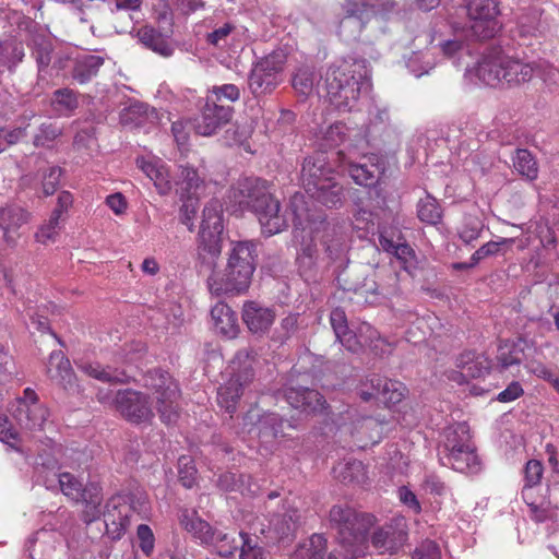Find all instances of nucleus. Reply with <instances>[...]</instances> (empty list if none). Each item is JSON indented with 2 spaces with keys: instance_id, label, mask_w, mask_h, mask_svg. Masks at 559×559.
I'll return each instance as SVG.
<instances>
[{
  "instance_id": "33",
  "label": "nucleus",
  "mask_w": 559,
  "mask_h": 559,
  "mask_svg": "<svg viewBox=\"0 0 559 559\" xmlns=\"http://www.w3.org/2000/svg\"><path fill=\"white\" fill-rule=\"evenodd\" d=\"M78 368L86 376L108 383H127L129 376L122 369L111 366L103 367L98 362H76Z\"/></svg>"
},
{
  "instance_id": "49",
  "label": "nucleus",
  "mask_w": 559,
  "mask_h": 559,
  "mask_svg": "<svg viewBox=\"0 0 559 559\" xmlns=\"http://www.w3.org/2000/svg\"><path fill=\"white\" fill-rule=\"evenodd\" d=\"M210 546L214 547L216 552L222 557L233 556L239 547L234 536L223 532L216 533L214 544Z\"/></svg>"
},
{
  "instance_id": "7",
  "label": "nucleus",
  "mask_w": 559,
  "mask_h": 559,
  "mask_svg": "<svg viewBox=\"0 0 559 559\" xmlns=\"http://www.w3.org/2000/svg\"><path fill=\"white\" fill-rule=\"evenodd\" d=\"M329 522L337 534L338 543L345 550L344 559L361 557L367 549V534L376 518L358 513L348 506H334L329 512Z\"/></svg>"
},
{
  "instance_id": "30",
  "label": "nucleus",
  "mask_w": 559,
  "mask_h": 559,
  "mask_svg": "<svg viewBox=\"0 0 559 559\" xmlns=\"http://www.w3.org/2000/svg\"><path fill=\"white\" fill-rule=\"evenodd\" d=\"M140 43L162 57H170L174 53V45L169 34H163L153 26L145 25L138 31Z\"/></svg>"
},
{
  "instance_id": "18",
  "label": "nucleus",
  "mask_w": 559,
  "mask_h": 559,
  "mask_svg": "<svg viewBox=\"0 0 559 559\" xmlns=\"http://www.w3.org/2000/svg\"><path fill=\"white\" fill-rule=\"evenodd\" d=\"M337 160L338 166L343 170H347L350 178L359 186H374L383 173L376 155L362 156L360 162H356L352 156V151H348V153L340 151L337 152Z\"/></svg>"
},
{
  "instance_id": "38",
  "label": "nucleus",
  "mask_w": 559,
  "mask_h": 559,
  "mask_svg": "<svg viewBox=\"0 0 559 559\" xmlns=\"http://www.w3.org/2000/svg\"><path fill=\"white\" fill-rule=\"evenodd\" d=\"M519 33L523 37H532L542 34L545 29L542 13L537 9H531L518 19Z\"/></svg>"
},
{
  "instance_id": "51",
  "label": "nucleus",
  "mask_w": 559,
  "mask_h": 559,
  "mask_svg": "<svg viewBox=\"0 0 559 559\" xmlns=\"http://www.w3.org/2000/svg\"><path fill=\"white\" fill-rule=\"evenodd\" d=\"M179 480L186 488H191L197 480V468L190 456L182 455L178 460Z\"/></svg>"
},
{
  "instance_id": "37",
  "label": "nucleus",
  "mask_w": 559,
  "mask_h": 559,
  "mask_svg": "<svg viewBox=\"0 0 559 559\" xmlns=\"http://www.w3.org/2000/svg\"><path fill=\"white\" fill-rule=\"evenodd\" d=\"M514 170L525 180L533 182L538 178L539 166L536 157L526 148H516L512 156Z\"/></svg>"
},
{
  "instance_id": "14",
  "label": "nucleus",
  "mask_w": 559,
  "mask_h": 559,
  "mask_svg": "<svg viewBox=\"0 0 559 559\" xmlns=\"http://www.w3.org/2000/svg\"><path fill=\"white\" fill-rule=\"evenodd\" d=\"M285 421L277 414L264 413L257 405L250 407L242 417L241 433L258 438L264 444H272L283 437Z\"/></svg>"
},
{
  "instance_id": "19",
  "label": "nucleus",
  "mask_w": 559,
  "mask_h": 559,
  "mask_svg": "<svg viewBox=\"0 0 559 559\" xmlns=\"http://www.w3.org/2000/svg\"><path fill=\"white\" fill-rule=\"evenodd\" d=\"M234 114L229 105L214 103L205 96L200 115L193 119L192 128L202 136H211L226 126Z\"/></svg>"
},
{
  "instance_id": "34",
  "label": "nucleus",
  "mask_w": 559,
  "mask_h": 559,
  "mask_svg": "<svg viewBox=\"0 0 559 559\" xmlns=\"http://www.w3.org/2000/svg\"><path fill=\"white\" fill-rule=\"evenodd\" d=\"M180 524L202 544H214L217 532L213 531L211 525L202 520L195 511L186 510L180 516Z\"/></svg>"
},
{
  "instance_id": "23",
  "label": "nucleus",
  "mask_w": 559,
  "mask_h": 559,
  "mask_svg": "<svg viewBox=\"0 0 559 559\" xmlns=\"http://www.w3.org/2000/svg\"><path fill=\"white\" fill-rule=\"evenodd\" d=\"M242 321L248 330L258 335L265 334L273 325L276 312L258 301L248 300L242 306Z\"/></svg>"
},
{
  "instance_id": "36",
  "label": "nucleus",
  "mask_w": 559,
  "mask_h": 559,
  "mask_svg": "<svg viewBox=\"0 0 559 559\" xmlns=\"http://www.w3.org/2000/svg\"><path fill=\"white\" fill-rule=\"evenodd\" d=\"M105 59L97 55H84L75 59L72 78L80 84H84L96 76Z\"/></svg>"
},
{
  "instance_id": "56",
  "label": "nucleus",
  "mask_w": 559,
  "mask_h": 559,
  "mask_svg": "<svg viewBox=\"0 0 559 559\" xmlns=\"http://www.w3.org/2000/svg\"><path fill=\"white\" fill-rule=\"evenodd\" d=\"M60 230V225L51 219L45 222L35 234V238L38 242L47 245L55 242Z\"/></svg>"
},
{
  "instance_id": "24",
  "label": "nucleus",
  "mask_w": 559,
  "mask_h": 559,
  "mask_svg": "<svg viewBox=\"0 0 559 559\" xmlns=\"http://www.w3.org/2000/svg\"><path fill=\"white\" fill-rule=\"evenodd\" d=\"M372 392H360V396L365 401L372 397L380 399L388 406H393L402 402L407 392L404 383L397 380H391L381 377H374L370 380Z\"/></svg>"
},
{
  "instance_id": "29",
  "label": "nucleus",
  "mask_w": 559,
  "mask_h": 559,
  "mask_svg": "<svg viewBox=\"0 0 559 559\" xmlns=\"http://www.w3.org/2000/svg\"><path fill=\"white\" fill-rule=\"evenodd\" d=\"M211 319L214 330L226 338H234L239 332L236 313L225 302H217L212 307Z\"/></svg>"
},
{
  "instance_id": "46",
  "label": "nucleus",
  "mask_w": 559,
  "mask_h": 559,
  "mask_svg": "<svg viewBox=\"0 0 559 559\" xmlns=\"http://www.w3.org/2000/svg\"><path fill=\"white\" fill-rule=\"evenodd\" d=\"M52 104L59 112L67 115L78 107L79 102L74 91L60 88L53 92Z\"/></svg>"
},
{
  "instance_id": "41",
  "label": "nucleus",
  "mask_w": 559,
  "mask_h": 559,
  "mask_svg": "<svg viewBox=\"0 0 559 559\" xmlns=\"http://www.w3.org/2000/svg\"><path fill=\"white\" fill-rule=\"evenodd\" d=\"M436 64L437 61L432 53L429 51L413 52L407 60V68L416 78L428 74L436 67Z\"/></svg>"
},
{
  "instance_id": "50",
  "label": "nucleus",
  "mask_w": 559,
  "mask_h": 559,
  "mask_svg": "<svg viewBox=\"0 0 559 559\" xmlns=\"http://www.w3.org/2000/svg\"><path fill=\"white\" fill-rule=\"evenodd\" d=\"M32 53L37 61L39 70L47 68L51 62V43L44 38L34 39V47Z\"/></svg>"
},
{
  "instance_id": "21",
  "label": "nucleus",
  "mask_w": 559,
  "mask_h": 559,
  "mask_svg": "<svg viewBox=\"0 0 559 559\" xmlns=\"http://www.w3.org/2000/svg\"><path fill=\"white\" fill-rule=\"evenodd\" d=\"M406 537V521L397 516L372 534L371 544L380 554H393L404 545Z\"/></svg>"
},
{
  "instance_id": "47",
  "label": "nucleus",
  "mask_w": 559,
  "mask_h": 559,
  "mask_svg": "<svg viewBox=\"0 0 559 559\" xmlns=\"http://www.w3.org/2000/svg\"><path fill=\"white\" fill-rule=\"evenodd\" d=\"M314 72L311 67L304 66L293 78V87L301 95H309L313 90Z\"/></svg>"
},
{
  "instance_id": "58",
  "label": "nucleus",
  "mask_w": 559,
  "mask_h": 559,
  "mask_svg": "<svg viewBox=\"0 0 559 559\" xmlns=\"http://www.w3.org/2000/svg\"><path fill=\"white\" fill-rule=\"evenodd\" d=\"M62 169L58 166H52L44 175L43 191L45 195H51L56 192L59 185Z\"/></svg>"
},
{
  "instance_id": "20",
  "label": "nucleus",
  "mask_w": 559,
  "mask_h": 559,
  "mask_svg": "<svg viewBox=\"0 0 559 559\" xmlns=\"http://www.w3.org/2000/svg\"><path fill=\"white\" fill-rule=\"evenodd\" d=\"M490 367V360L486 356L466 350L456 357L455 369L448 372V379L462 385L467 383L469 379L485 377Z\"/></svg>"
},
{
  "instance_id": "28",
  "label": "nucleus",
  "mask_w": 559,
  "mask_h": 559,
  "mask_svg": "<svg viewBox=\"0 0 559 559\" xmlns=\"http://www.w3.org/2000/svg\"><path fill=\"white\" fill-rule=\"evenodd\" d=\"M204 175L190 165H180L177 179L175 181L176 192L181 200L198 199L199 192L203 189Z\"/></svg>"
},
{
  "instance_id": "8",
  "label": "nucleus",
  "mask_w": 559,
  "mask_h": 559,
  "mask_svg": "<svg viewBox=\"0 0 559 559\" xmlns=\"http://www.w3.org/2000/svg\"><path fill=\"white\" fill-rule=\"evenodd\" d=\"M301 183L306 192L328 207H338L344 201V188L334 177L324 154L305 158Z\"/></svg>"
},
{
  "instance_id": "40",
  "label": "nucleus",
  "mask_w": 559,
  "mask_h": 559,
  "mask_svg": "<svg viewBox=\"0 0 559 559\" xmlns=\"http://www.w3.org/2000/svg\"><path fill=\"white\" fill-rule=\"evenodd\" d=\"M417 215L421 222L437 225L441 222L442 210L438 201L428 194L419 200L417 204Z\"/></svg>"
},
{
  "instance_id": "12",
  "label": "nucleus",
  "mask_w": 559,
  "mask_h": 559,
  "mask_svg": "<svg viewBox=\"0 0 559 559\" xmlns=\"http://www.w3.org/2000/svg\"><path fill=\"white\" fill-rule=\"evenodd\" d=\"M286 61L287 53L277 49L254 63L249 75V87L254 96L271 93L282 82Z\"/></svg>"
},
{
  "instance_id": "44",
  "label": "nucleus",
  "mask_w": 559,
  "mask_h": 559,
  "mask_svg": "<svg viewBox=\"0 0 559 559\" xmlns=\"http://www.w3.org/2000/svg\"><path fill=\"white\" fill-rule=\"evenodd\" d=\"M522 360V348L516 344L504 342L499 345L497 361L502 369L520 365Z\"/></svg>"
},
{
  "instance_id": "13",
  "label": "nucleus",
  "mask_w": 559,
  "mask_h": 559,
  "mask_svg": "<svg viewBox=\"0 0 559 559\" xmlns=\"http://www.w3.org/2000/svg\"><path fill=\"white\" fill-rule=\"evenodd\" d=\"M8 411L17 426L29 432L43 430L49 417L48 408L40 403L37 393L31 388H26L23 395L10 404Z\"/></svg>"
},
{
  "instance_id": "2",
  "label": "nucleus",
  "mask_w": 559,
  "mask_h": 559,
  "mask_svg": "<svg viewBox=\"0 0 559 559\" xmlns=\"http://www.w3.org/2000/svg\"><path fill=\"white\" fill-rule=\"evenodd\" d=\"M536 70L535 62L524 61L501 47H490L474 68L466 70L465 76L491 87H512L531 81Z\"/></svg>"
},
{
  "instance_id": "3",
  "label": "nucleus",
  "mask_w": 559,
  "mask_h": 559,
  "mask_svg": "<svg viewBox=\"0 0 559 559\" xmlns=\"http://www.w3.org/2000/svg\"><path fill=\"white\" fill-rule=\"evenodd\" d=\"M229 199L240 209L251 210L257 215L265 236H273L287 227L278 200L266 191L265 181L259 178L239 179L231 187Z\"/></svg>"
},
{
  "instance_id": "26",
  "label": "nucleus",
  "mask_w": 559,
  "mask_h": 559,
  "mask_svg": "<svg viewBox=\"0 0 559 559\" xmlns=\"http://www.w3.org/2000/svg\"><path fill=\"white\" fill-rule=\"evenodd\" d=\"M336 340L349 352L357 353L364 346H370L379 348L378 342L388 344L384 338L380 336L377 330L370 324L362 323L358 329V334L353 332L349 328L343 332L342 335H337Z\"/></svg>"
},
{
  "instance_id": "35",
  "label": "nucleus",
  "mask_w": 559,
  "mask_h": 559,
  "mask_svg": "<svg viewBox=\"0 0 559 559\" xmlns=\"http://www.w3.org/2000/svg\"><path fill=\"white\" fill-rule=\"evenodd\" d=\"M29 213L21 207H5L0 210V228L3 230V239L8 245H13L15 238L12 233L28 223Z\"/></svg>"
},
{
  "instance_id": "57",
  "label": "nucleus",
  "mask_w": 559,
  "mask_h": 559,
  "mask_svg": "<svg viewBox=\"0 0 559 559\" xmlns=\"http://www.w3.org/2000/svg\"><path fill=\"white\" fill-rule=\"evenodd\" d=\"M543 465L537 460H530L524 469V479L526 487H533L540 483L543 477Z\"/></svg>"
},
{
  "instance_id": "16",
  "label": "nucleus",
  "mask_w": 559,
  "mask_h": 559,
  "mask_svg": "<svg viewBox=\"0 0 559 559\" xmlns=\"http://www.w3.org/2000/svg\"><path fill=\"white\" fill-rule=\"evenodd\" d=\"M342 11L343 15L337 29L338 36L344 40H355L370 21L373 14L372 5L366 0H345Z\"/></svg>"
},
{
  "instance_id": "17",
  "label": "nucleus",
  "mask_w": 559,
  "mask_h": 559,
  "mask_svg": "<svg viewBox=\"0 0 559 559\" xmlns=\"http://www.w3.org/2000/svg\"><path fill=\"white\" fill-rule=\"evenodd\" d=\"M115 409L133 424L148 423L154 417L148 397L144 393L131 389L116 392Z\"/></svg>"
},
{
  "instance_id": "1",
  "label": "nucleus",
  "mask_w": 559,
  "mask_h": 559,
  "mask_svg": "<svg viewBox=\"0 0 559 559\" xmlns=\"http://www.w3.org/2000/svg\"><path fill=\"white\" fill-rule=\"evenodd\" d=\"M59 486L63 495L76 502L84 503V522L92 523L104 515L107 532L112 534L114 538H119L130 526V512L135 507L133 503H129L127 497L120 495L111 497L103 511V489L98 483H88L83 486L74 475L64 472L59 475Z\"/></svg>"
},
{
  "instance_id": "61",
  "label": "nucleus",
  "mask_w": 559,
  "mask_h": 559,
  "mask_svg": "<svg viewBox=\"0 0 559 559\" xmlns=\"http://www.w3.org/2000/svg\"><path fill=\"white\" fill-rule=\"evenodd\" d=\"M525 368L527 369L528 372L548 382L555 376V372L548 366H546L544 362L539 360H528L525 365Z\"/></svg>"
},
{
  "instance_id": "4",
  "label": "nucleus",
  "mask_w": 559,
  "mask_h": 559,
  "mask_svg": "<svg viewBox=\"0 0 559 559\" xmlns=\"http://www.w3.org/2000/svg\"><path fill=\"white\" fill-rule=\"evenodd\" d=\"M370 87L365 60L343 59L326 71L324 88L330 103L340 110L355 108L361 93Z\"/></svg>"
},
{
  "instance_id": "62",
  "label": "nucleus",
  "mask_w": 559,
  "mask_h": 559,
  "mask_svg": "<svg viewBox=\"0 0 559 559\" xmlns=\"http://www.w3.org/2000/svg\"><path fill=\"white\" fill-rule=\"evenodd\" d=\"M330 322L335 333V336L342 335L343 332L348 330L345 311L341 308H335L331 311Z\"/></svg>"
},
{
  "instance_id": "53",
  "label": "nucleus",
  "mask_w": 559,
  "mask_h": 559,
  "mask_svg": "<svg viewBox=\"0 0 559 559\" xmlns=\"http://www.w3.org/2000/svg\"><path fill=\"white\" fill-rule=\"evenodd\" d=\"M136 538L141 551L151 557L155 547V536L152 528L146 524H140L136 527Z\"/></svg>"
},
{
  "instance_id": "11",
  "label": "nucleus",
  "mask_w": 559,
  "mask_h": 559,
  "mask_svg": "<svg viewBox=\"0 0 559 559\" xmlns=\"http://www.w3.org/2000/svg\"><path fill=\"white\" fill-rule=\"evenodd\" d=\"M144 386L153 392L162 421L175 423L178 417L179 389L170 374L163 370H151L144 376Z\"/></svg>"
},
{
  "instance_id": "64",
  "label": "nucleus",
  "mask_w": 559,
  "mask_h": 559,
  "mask_svg": "<svg viewBox=\"0 0 559 559\" xmlns=\"http://www.w3.org/2000/svg\"><path fill=\"white\" fill-rule=\"evenodd\" d=\"M524 390L519 381L511 382L503 391H501L497 400L502 403L512 402L522 396Z\"/></svg>"
},
{
  "instance_id": "60",
  "label": "nucleus",
  "mask_w": 559,
  "mask_h": 559,
  "mask_svg": "<svg viewBox=\"0 0 559 559\" xmlns=\"http://www.w3.org/2000/svg\"><path fill=\"white\" fill-rule=\"evenodd\" d=\"M413 559H440L438 545L432 540L421 543L415 549Z\"/></svg>"
},
{
  "instance_id": "45",
  "label": "nucleus",
  "mask_w": 559,
  "mask_h": 559,
  "mask_svg": "<svg viewBox=\"0 0 559 559\" xmlns=\"http://www.w3.org/2000/svg\"><path fill=\"white\" fill-rule=\"evenodd\" d=\"M206 97L214 103L222 104L223 100L235 103L240 98V90L235 84L215 85L207 90Z\"/></svg>"
},
{
  "instance_id": "42",
  "label": "nucleus",
  "mask_w": 559,
  "mask_h": 559,
  "mask_svg": "<svg viewBox=\"0 0 559 559\" xmlns=\"http://www.w3.org/2000/svg\"><path fill=\"white\" fill-rule=\"evenodd\" d=\"M62 135V129L56 123H41L34 135L33 144L36 147L53 148L55 142Z\"/></svg>"
},
{
  "instance_id": "9",
  "label": "nucleus",
  "mask_w": 559,
  "mask_h": 559,
  "mask_svg": "<svg viewBox=\"0 0 559 559\" xmlns=\"http://www.w3.org/2000/svg\"><path fill=\"white\" fill-rule=\"evenodd\" d=\"M440 461L442 465L450 466L460 473L475 474L480 471V460L475 452L469 429L465 423L444 429Z\"/></svg>"
},
{
  "instance_id": "27",
  "label": "nucleus",
  "mask_w": 559,
  "mask_h": 559,
  "mask_svg": "<svg viewBox=\"0 0 559 559\" xmlns=\"http://www.w3.org/2000/svg\"><path fill=\"white\" fill-rule=\"evenodd\" d=\"M285 397L292 407L308 413L321 412L325 407L323 395L308 388H287Z\"/></svg>"
},
{
  "instance_id": "43",
  "label": "nucleus",
  "mask_w": 559,
  "mask_h": 559,
  "mask_svg": "<svg viewBox=\"0 0 559 559\" xmlns=\"http://www.w3.org/2000/svg\"><path fill=\"white\" fill-rule=\"evenodd\" d=\"M24 58V48L21 43L5 40L0 44V63L8 68L15 67Z\"/></svg>"
},
{
  "instance_id": "6",
  "label": "nucleus",
  "mask_w": 559,
  "mask_h": 559,
  "mask_svg": "<svg viewBox=\"0 0 559 559\" xmlns=\"http://www.w3.org/2000/svg\"><path fill=\"white\" fill-rule=\"evenodd\" d=\"M257 245L251 240L231 243L223 273L213 272L207 278L212 295H239L248 290L255 270Z\"/></svg>"
},
{
  "instance_id": "48",
  "label": "nucleus",
  "mask_w": 559,
  "mask_h": 559,
  "mask_svg": "<svg viewBox=\"0 0 559 559\" xmlns=\"http://www.w3.org/2000/svg\"><path fill=\"white\" fill-rule=\"evenodd\" d=\"M440 49L445 57L456 60L469 55V47L467 43L456 36L453 39L441 43Z\"/></svg>"
},
{
  "instance_id": "55",
  "label": "nucleus",
  "mask_w": 559,
  "mask_h": 559,
  "mask_svg": "<svg viewBox=\"0 0 559 559\" xmlns=\"http://www.w3.org/2000/svg\"><path fill=\"white\" fill-rule=\"evenodd\" d=\"M240 545V559H262L263 550L255 543L252 542L251 537L246 533L239 534Z\"/></svg>"
},
{
  "instance_id": "54",
  "label": "nucleus",
  "mask_w": 559,
  "mask_h": 559,
  "mask_svg": "<svg viewBox=\"0 0 559 559\" xmlns=\"http://www.w3.org/2000/svg\"><path fill=\"white\" fill-rule=\"evenodd\" d=\"M380 243L384 250L393 253L397 259L408 262L414 258V250L407 243H394L384 237L380 238Z\"/></svg>"
},
{
  "instance_id": "52",
  "label": "nucleus",
  "mask_w": 559,
  "mask_h": 559,
  "mask_svg": "<svg viewBox=\"0 0 559 559\" xmlns=\"http://www.w3.org/2000/svg\"><path fill=\"white\" fill-rule=\"evenodd\" d=\"M513 239L503 238L500 241H488L487 243L483 245L479 249H477L471 257V265L478 264L481 260L496 255L499 251L501 246H504L507 243H512Z\"/></svg>"
},
{
  "instance_id": "31",
  "label": "nucleus",
  "mask_w": 559,
  "mask_h": 559,
  "mask_svg": "<svg viewBox=\"0 0 559 559\" xmlns=\"http://www.w3.org/2000/svg\"><path fill=\"white\" fill-rule=\"evenodd\" d=\"M47 376L64 389L72 388L75 376L70 360L61 350H55L49 355Z\"/></svg>"
},
{
  "instance_id": "25",
  "label": "nucleus",
  "mask_w": 559,
  "mask_h": 559,
  "mask_svg": "<svg viewBox=\"0 0 559 559\" xmlns=\"http://www.w3.org/2000/svg\"><path fill=\"white\" fill-rule=\"evenodd\" d=\"M138 167L153 181L154 187L160 195H167L173 190L169 168L158 157H139Z\"/></svg>"
},
{
  "instance_id": "39",
  "label": "nucleus",
  "mask_w": 559,
  "mask_h": 559,
  "mask_svg": "<svg viewBox=\"0 0 559 559\" xmlns=\"http://www.w3.org/2000/svg\"><path fill=\"white\" fill-rule=\"evenodd\" d=\"M326 539L321 534H313L308 542L300 545L295 552L296 559H324Z\"/></svg>"
},
{
  "instance_id": "63",
  "label": "nucleus",
  "mask_w": 559,
  "mask_h": 559,
  "mask_svg": "<svg viewBox=\"0 0 559 559\" xmlns=\"http://www.w3.org/2000/svg\"><path fill=\"white\" fill-rule=\"evenodd\" d=\"M547 295L551 301L548 311L552 313L556 329L559 331V284L548 285Z\"/></svg>"
},
{
  "instance_id": "5",
  "label": "nucleus",
  "mask_w": 559,
  "mask_h": 559,
  "mask_svg": "<svg viewBox=\"0 0 559 559\" xmlns=\"http://www.w3.org/2000/svg\"><path fill=\"white\" fill-rule=\"evenodd\" d=\"M290 210L294 216V238H301V245L304 246L306 236L308 234L311 241L319 237L321 231L324 233L323 243L325 251L333 262H338L340 266L345 265L348 262V238L346 234L337 226L331 225L322 219L320 216H314L311 213L304 195L295 194L290 200Z\"/></svg>"
},
{
  "instance_id": "15",
  "label": "nucleus",
  "mask_w": 559,
  "mask_h": 559,
  "mask_svg": "<svg viewBox=\"0 0 559 559\" xmlns=\"http://www.w3.org/2000/svg\"><path fill=\"white\" fill-rule=\"evenodd\" d=\"M499 13L497 0H469L467 14L472 20V34L478 39L495 37L502 27Z\"/></svg>"
},
{
  "instance_id": "59",
  "label": "nucleus",
  "mask_w": 559,
  "mask_h": 559,
  "mask_svg": "<svg viewBox=\"0 0 559 559\" xmlns=\"http://www.w3.org/2000/svg\"><path fill=\"white\" fill-rule=\"evenodd\" d=\"M198 210V199H186L180 209L181 223L188 226L189 230L193 229V221Z\"/></svg>"
},
{
  "instance_id": "22",
  "label": "nucleus",
  "mask_w": 559,
  "mask_h": 559,
  "mask_svg": "<svg viewBox=\"0 0 559 559\" xmlns=\"http://www.w3.org/2000/svg\"><path fill=\"white\" fill-rule=\"evenodd\" d=\"M253 379L251 368H245L242 372L233 374L231 378L217 391V403L221 408L233 417L237 411L238 402L242 395L243 388Z\"/></svg>"
},
{
  "instance_id": "32",
  "label": "nucleus",
  "mask_w": 559,
  "mask_h": 559,
  "mask_svg": "<svg viewBox=\"0 0 559 559\" xmlns=\"http://www.w3.org/2000/svg\"><path fill=\"white\" fill-rule=\"evenodd\" d=\"M382 430V425L378 420L371 417H364L353 424L350 433L359 448H366L379 442Z\"/></svg>"
},
{
  "instance_id": "10",
  "label": "nucleus",
  "mask_w": 559,
  "mask_h": 559,
  "mask_svg": "<svg viewBox=\"0 0 559 559\" xmlns=\"http://www.w3.org/2000/svg\"><path fill=\"white\" fill-rule=\"evenodd\" d=\"M223 206L218 200H211L203 210L199 233V255L203 261L214 263L222 252Z\"/></svg>"
}]
</instances>
